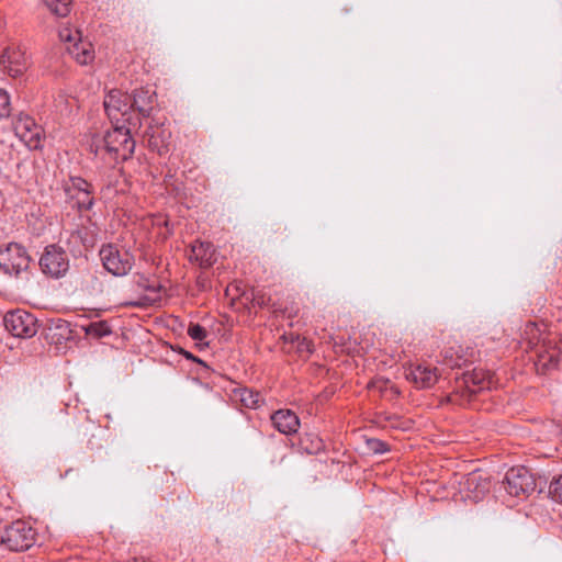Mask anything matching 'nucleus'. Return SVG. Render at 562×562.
<instances>
[{
	"mask_svg": "<svg viewBox=\"0 0 562 562\" xmlns=\"http://www.w3.org/2000/svg\"><path fill=\"white\" fill-rule=\"evenodd\" d=\"M463 488L468 498L479 502L491 490L490 477L482 471H473L465 476Z\"/></svg>",
	"mask_w": 562,
	"mask_h": 562,
	"instance_id": "obj_14",
	"label": "nucleus"
},
{
	"mask_svg": "<svg viewBox=\"0 0 562 562\" xmlns=\"http://www.w3.org/2000/svg\"><path fill=\"white\" fill-rule=\"evenodd\" d=\"M461 348L449 347L441 352L443 364L450 368H460L468 362V359L460 353Z\"/></svg>",
	"mask_w": 562,
	"mask_h": 562,
	"instance_id": "obj_25",
	"label": "nucleus"
},
{
	"mask_svg": "<svg viewBox=\"0 0 562 562\" xmlns=\"http://www.w3.org/2000/svg\"><path fill=\"white\" fill-rule=\"evenodd\" d=\"M189 260L201 268H210L215 262V249L209 241L196 240L191 245Z\"/></svg>",
	"mask_w": 562,
	"mask_h": 562,
	"instance_id": "obj_18",
	"label": "nucleus"
},
{
	"mask_svg": "<svg viewBox=\"0 0 562 562\" xmlns=\"http://www.w3.org/2000/svg\"><path fill=\"white\" fill-rule=\"evenodd\" d=\"M366 443H367L368 450L373 453L382 454V453L389 451V445L380 439L371 438V439H368Z\"/></svg>",
	"mask_w": 562,
	"mask_h": 562,
	"instance_id": "obj_31",
	"label": "nucleus"
},
{
	"mask_svg": "<svg viewBox=\"0 0 562 562\" xmlns=\"http://www.w3.org/2000/svg\"><path fill=\"white\" fill-rule=\"evenodd\" d=\"M136 285L138 289H142V290H145V291L156 294V296L151 297L149 295H144V296H140L135 302H130L127 305L134 306V307H147L149 305H153L155 302H157V300L159 299L158 293L161 290L160 284H158L155 281H150L148 278H146L143 274H139L137 278V281H136Z\"/></svg>",
	"mask_w": 562,
	"mask_h": 562,
	"instance_id": "obj_19",
	"label": "nucleus"
},
{
	"mask_svg": "<svg viewBox=\"0 0 562 562\" xmlns=\"http://www.w3.org/2000/svg\"><path fill=\"white\" fill-rule=\"evenodd\" d=\"M188 335L196 341H202L207 337L206 329L199 324H190L187 330Z\"/></svg>",
	"mask_w": 562,
	"mask_h": 562,
	"instance_id": "obj_32",
	"label": "nucleus"
},
{
	"mask_svg": "<svg viewBox=\"0 0 562 562\" xmlns=\"http://www.w3.org/2000/svg\"><path fill=\"white\" fill-rule=\"evenodd\" d=\"M300 447L308 454H316L324 450V441L315 434H305L300 438Z\"/></svg>",
	"mask_w": 562,
	"mask_h": 562,
	"instance_id": "obj_24",
	"label": "nucleus"
},
{
	"mask_svg": "<svg viewBox=\"0 0 562 562\" xmlns=\"http://www.w3.org/2000/svg\"><path fill=\"white\" fill-rule=\"evenodd\" d=\"M12 106L11 99L8 91L0 88V122L9 119L11 115Z\"/></svg>",
	"mask_w": 562,
	"mask_h": 562,
	"instance_id": "obj_30",
	"label": "nucleus"
},
{
	"mask_svg": "<svg viewBox=\"0 0 562 562\" xmlns=\"http://www.w3.org/2000/svg\"><path fill=\"white\" fill-rule=\"evenodd\" d=\"M155 102V93L149 89H138L131 94L133 103V113L136 111L143 117H148Z\"/></svg>",
	"mask_w": 562,
	"mask_h": 562,
	"instance_id": "obj_20",
	"label": "nucleus"
},
{
	"mask_svg": "<svg viewBox=\"0 0 562 562\" xmlns=\"http://www.w3.org/2000/svg\"><path fill=\"white\" fill-rule=\"evenodd\" d=\"M31 258L25 248L16 243H11L0 249V269L9 276L19 277L27 271Z\"/></svg>",
	"mask_w": 562,
	"mask_h": 562,
	"instance_id": "obj_4",
	"label": "nucleus"
},
{
	"mask_svg": "<svg viewBox=\"0 0 562 562\" xmlns=\"http://www.w3.org/2000/svg\"><path fill=\"white\" fill-rule=\"evenodd\" d=\"M5 329L14 337L31 338L38 330L37 318L30 312L15 310L4 315Z\"/></svg>",
	"mask_w": 562,
	"mask_h": 562,
	"instance_id": "obj_6",
	"label": "nucleus"
},
{
	"mask_svg": "<svg viewBox=\"0 0 562 562\" xmlns=\"http://www.w3.org/2000/svg\"><path fill=\"white\" fill-rule=\"evenodd\" d=\"M235 395L238 396L245 407L252 409L258 408L263 401L259 392L246 387L236 391Z\"/></svg>",
	"mask_w": 562,
	"mask_h": 562,
	"instance_id": "obj_23",
	"label": "nucleus"
},
{
	"mask_svg": "<svg viewBox=\"0 0 562 562\" xmlns=\"http://www.w3.org/2000/svg\"><path fill=\"white\" fill-rule=\"evenodd\" d=\"M536 331H539L537 324L529 323L526 325L525 333L527 335H531V337L529 338V344L531 345L532 348H538L540 342V337L536 336Z\"/></svg>",
	"mask_w": 562,
	"mask_h": 562,
	"instance_id": "obj_33",
	"label": "nucleus"
},
{
	"mask_svg": "<svg viewBox=\"0 0 562 562\" xmlns=\"http://www.w3.org/2000/svg\"><path fill=\"white\" fill-rule=\"evenodd\" d=\"M145 137L147 138L148 146L156 150L159 155H164L169 150V144L171 138V131L165 126L164 123H149L145 131Z\"/></svg>",
	"mask_w": 562,
	"mask_h": 562,
	"instance_id": "obj_15",
	"label": "nucleus"
},
{
	"mask_svg": "<svg viewBox=\"0 0 562 562\" xmlns=\"http://www.w3.org/2000/svg\"><path fill=\"white\" fill-rule=\"evenodd\" d=\"M113 128L108 131L102 138V147L97 146L95 154L100 150L117 164L132 157L135 149V140L131 136V126L127 123H112Z\"/></svg>",
	"mask_w": 562,
	"mask_h": 562,
	"instance_id": "obj_1",
	"label": "nucleus"
},
{
	"mask_svg": "<svg viewBox=\"0 0 562 562\" xmlns=\"http://www.w3.org/2000/svg\"><path fill=\"white\" fill-rule=\"evenodd\" d=\"M46 338L55 355H66L69 350L70 323L61 318L50 319Z\"/></svg>",
	"mask_w": 562,
	"mask_h": 562,
	"instance_id": "obj_10",
	"label": "nucleus"
},
{
	"mask_svg": "<svg viewBox=\"0 0 562 562\" xmlns=\"http://www.w3.org/2000/svg\"><path fill=\"white\" fill-rule=\"evenodd\" d=\"M80 213L89 212L94 202L93 187L82 178L72 177V201Z\"/></svg>",
	"mask_w": 562,
	"mask_h": 562,
	"instance_id": "obj_16",
	"label": "nucleus"
},
{
	"mask_svg": "<svg viewBox=\"0 0 562 562\" xmlns=\"http://www.w3.org/2000/svg\"><path fill=\"white\" fill-rule=\"evenodd\" d=\"M99 256L104 269L116 277L127 274L133 267V256L112 244L102 246Z\"/></svg>",
	"mask_w": 562,
	"mask_h": 562,
	"instance_id": "obj_5",
	"label": "nucleus"
},
{
	"mask_svg": "<svg viewBox=\"0 0 562 562\" xmlns=\"http://www.w3.org/2000/svg\"><path fill=\"white\" fill-rule=\"evenodd\" d=\"M79 65H91L95 58L93 45L90 42H83L81 38L79 43L72 45V57Z\"/></svg>",
	"mask_w": 562,
	"mask_h": 562,
	"instance_id": "obj_22",
	"label": "nucleus"
},
{
	"mask_svg": "<svg viewBox=\"0 0 562 562\" xmlns=\"http://www.w3.org/2000/svg\"><path fill=\"white\" fill-rule=\"evenodd\" d=\"M273 427L283 435H293L300 428V419L291 409H279L271 415Z\"/></svg>",
	"mask_w": 562,
	"mask_h": 562,
	"instance_id": "obj_17",
	"label": "nucleus"
},
{
	"mask_svg": "<svg viewBox=\"0 0 562 562\" xmlns=\"http://www.w3.org/2000/svg\"><path fill=\"white\" fill-rule=\"evenodd\" d=\"M103 105L111 123L137 125L138 119L133 122V103H131V94L127 92L111 90L104 98Z\"/></svg>",
	"mask_w": 562,
	"mask_h": 562,
	"instance_id": "obj_2",
	"label": "nucleus"
},
{
	"mask_svg": "<svg viewBox=\"0 0 562 562\" xmlns=\"http://www.w3.org/2000/svg\"><path fill=\"white\" fill-rule=\"evenodd\" d=\"M492 373L484 369H473L462 374L461 379L457 380L458 389H464L467 395L471 396L477 391L490 389L492 384Z\"/></svg>",
	"mask_w": 562,
	"mask_h": 562,
	"instance_id": "obj_13",
	"label": "nucleus"
},
{
	"mask_svg": "<svg viewBox=\"0 0 562 562\" xmlns=\"http://www.w3.org/2000/svg\"><path fill=\"white\" fill-rule=\"evenodd\" d=\"M80 228L77 231V235L86 249L92 248L97 243L99 228L95 223L91 222L89 215H81Z\"/></svg>",
	"mask_w": 562,
	"mask_h": 562,
	"instance_id": "obj_21",
	"label": "nucleus"
},
{
	"mask_svg": "<svg viewBox=\"0 0 562 562\" xmlns=\"http://www.w3.org/2000/svg\"><path fill=\"white\" fill-rule=\"evenodd\" d=\"M440 374L438 368L427 363L411 366L405 373L406 379L417 389H429L434 386L438 382Z\"/></svg>",
	"mask_w": 562,
	"mask_h": 562,
	"instance_id": "obj_12",
	"label": "nucleus"
},
{
	"mask_svg": "<svg viewBox=\"0 0 562 562\" xmlns=\"http://www.w3.org/2000/svg\"><path fill=\"white\" fill-rule=\"evenodd\" d=\"M58 36L61 42H70V29L68 27V22H66L65 27L59 29Z\"/></svg>",
	"mask_w": 562,
	"mask_h": 562,
	"instance_id": "obj_34",
	"label": "nucleus"
},
{
	"mask_svg": "<svg viewBox=\"0 0 562 562\" xmlns=\"http://www.w3.org/2000/svg\"><path fill=\"white\" fill-rule=\"evenodd\" d=\"M15 135L29 149H37L42 142V127L27 114L20 113L13 121Z\"/></svg>",
	"mask_w": 562,
	"mask_h": 562,
	"instance_id": "obj_9",
	"label": "nucleus"
},
{
	"mask_svg": "<svg viewBox=\"0 0 562 562\" xmlns=\"http://www.w3.org/2000/svg\"><path fill=\"white\" fill-rule=\"evenodd\" d=\"M182 355L187 358V359H192L194 361H198L199 363H203L200 359L195 358L192 353L188 352V351H182Z\"/></svg>",
	"mask_w": 562,
	"mask_h": 562,
	"instance_id": "obj_35",
	"label": "nucleus"
},
{
	"mask_svg": "<svg viewBox=\"0 0 562 562\" xmlns=\"http://www.w3.org/2000/svg\"><path fill=\"white\" fill-rule=\"evenodd\" d=\"M0 65L9 76L16 78L27 70L29 59L20 45L12 44L0 55Z\"/></svg>",
	"mask_w": 562,
	"mask_h": 562,
	"instance_id": "obj_11",
	"label": "nucleus"
},
{
	"mask_svg": "<svg viewBox=\"0 0 562 562\" xmlns=\"http://www.w3.org/2000/svg\"><path fill=\"white\" fill-rule=\"evenodd\" d=\"M40 267L44 274L59 279L69 270L68 254L58 245H48L40 258Z\"/></svg>",
	"mask_w": 562,
	"mask_h": 562,
	"instance_id": "obj_7",
	"label": "nucleus"
},
{
	"mask_svg": "<svg viewBox=\"0 0 562 562\" xmlns=\"http://www.w3.org/2000/svg\"><path fill=\"white\" fill-rule=\"evenodd\" d=\"M36 541L35 529L24 520H15L4 528L1 543L11 551L29 550Z\"/></svg>",
	"mask_w": 562,
	"mask_h": 562,
	"instance_id": "obj_3",
	"label": "nucleus"
},
{
	"mask_svg": "<svg viewBox=\"0 0 562 562\" xmlns=\"http://www.w3.org/2000/svg\"><path fill=\"white\" fill-rule=\"evenodd\" d=\"M44 2L57 18H67L70 13V0H44Z\"/></svg>",
	"mask_w": 562,
	"mask_h": 562,
	"instance_id": "obj_27",
	"label": "nucleus"
},
{
	"mask_svg": "<svg viewBox=\"0 0 562 562\" xmlns=\"http://www.w3.org/2000/svg\"><path fill=\"white\" fill-rule=\"evenodd\" d=\"M284 338L289 340L291 344H295L299 353L310 355L313 352V344L307 338L294 334H289V336H284Z\"/></svg>",
	"mask_w": 562,
	"mask_h": 562,
	"instance_id": "obj_28",
	"label": "nucleus"
},
{
	"mask_svg": "<svg viewBox=\"0 0 562 562\" xmlns=\"http://www.w3.org/2000/svg\"><path fill=\"white\" fill-rule=\"evenodd\" d=\"M254 301H255L258 305H260V306H262V305L265 304L263 299H262V297H259V296H255V297H254Z\"/></svg>",
	"mask_w": 562,
	"mask_h": 562,
	"instance_id": "obj_36",
	"label": "nucleus"
},
{
	"mask_svg": "<svg viewBox=\"0 0 562 562\" xmlns=\"http://www.w3.org/2000/svg\"><path fill=\"white\" fill-rule=\"evenodd\" d=\"M504 484L507 493L516 497L527 495L536 487L532 474L524 467L508 470Z\"/></svg>",
	"mask_w": 562,
	"mask_h": 562,
	"instance_id": "obj_8",
	"label": "nucleus"
},
{
	"mask_svg": "<svg viewBox=\"0 0 562 562\" xmlns=\"http://www.w3.org/2000/svg\"><path fill=\"white\" fill-rule=\"evenodd\" d=\"M548 493L552 501L562 505V474L552 479Z\"/></svg>",
	"mask_w": 562,
	"mask_h": 562,
	"instance_id": "obj_29",
	"label": "nucleus"
},
{
	"mask_svg": "<svg viewBox=\"0 0 562 562\" xmlns=\"http://www.w3.org/2000/svg\"><path fill=\"white\" fill-rule=\"evenodd\" d=\"M79 327L78 324L75 325ZM80 329L85 331L88 337L101 338L111 334V329L105 322H95L88 325H80Z\"/></svg>",
	"mask_w": 562,
	"mask_h": 562,
	"instance_id": "obj_26",
	"label": "nucleus"
}]
</instances>
